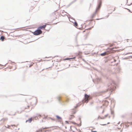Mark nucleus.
<instances>
[{
  "mask_svg": "<svg viewBox=\"0 0 132 132\" xmlns=\"http://www.w3.org/2000/svg\"><path fill=\"white\" fill-rule=\"evenodd\" d=\"M116 84L113 80H111V82L108 85L109 87L106 90L103 91V93H106L107 91L110 90L111 91L115 90L116 89Z\"/></svg>",
  "mask_w": 132,
  "mask_h": 132,
  "instance_id": "nucleus-1",
  "label": "nucleus"
},
{
  "mask_svg": "<svg viewBox=\"0 0 132 132\" xmlns=\"http://www.w3.org/2000/svg\"><path fill=\"white\" fill-rule=\"evenodd\" d=\"M113 49L114 48H111L110 49L109 51L108 50L107 51L105 52L104 53H101L100 55L102 56H104L106 54L111 53L112 52V51L113 50Z\"/></svg>",
  "mask_w": 132,
  "mask_h": 132,
  "instance_id": "nucleus-2",
  "label": "nucleus"
},
{
  "mask_svg": "<svg viewBox=\"0 0 132 132\" xmlns=\"http://www.w3.org/2000/svg\"><path fill=\"white\" fill-rule=\"evenodd\" d=\"M42 31L38 28L36 30L33 32V34L34 35L37 36L42 33Z\"/></svg>",
  "mask_w": 132,
  "mask_h": 132,
  "instance_id": "nucleus-3",
  "label": "nucleus"
},
{
  "mask_svg": "<svg viewBox=\"0 0 132 132\" xmlns=\"http://www.w3.org/2000/svg\"><path fill=\"white\" fill-rule=\"evenodd\" d=\"M89 96L88 95L86 94H85L84 100H82L83 102L87 103L89 100Z\"/></svg>",
  "mask_w": 132,
  "mask_h": 132,
  "instance_id": "nucleus-4",
  "label": "nucleus"
},
{
  "mask_svg": "<svg viewBox=\"0 0 132 132\" xmlns=\"http://www.w3.org/2000/svg\"><path fill=\"white\" fill-rule=\"evenodd\" d=\"M102 1H98V5L96 9V10L97 11V10H100L102 5Z\"/></svg>",
  "mask_w": 132,
  "mask_h": 132,
  "instance_id": "nucleus-5",
  "label": "nucleus"
},
{
  "mask_svg": "<svg viewBox=\"0 0 132 132\" xmlns=\"http://www.w3.org/2000/svg\"><path fill=\"white\" fill-rule=\"evenodd\" d=\"M46 27V25L45 24L41 26H40L38 28L40 30H41V29L45 28Z\"/></svg>",
  "mask_w": 132,
  "mask_h": 132,
  "instance_id": "nucleus-6",
  "label": "nucleus"
},
{
  "mask_svg": "<svg viewBox=\"0 0 132 132\" xmlns=\"http://www.w3.org/2000/svg\"><path fill=\"white\" fill-rule=\"evenodd\" d=\"M101 81V79L98 78H96L95 79V82H96L97 84H98Z\"/></svg>",
  "mask_w": 132,
  "mask_h": 132,
  "instance_id": "nucleus-7",
  "label": "nucleus"
},
{
  "mask_svg": "<svg viewBox=\"0 0 132 132\" xmlns=\"http://www.w3.org/2000/svg\"><path fill=\"white\" fill-rule=\"evenodd\" d=\"M32 121V118H29L28 120H26V122H28L29 123H31Z\"/></svg>",
  "mask_w": 132,
  "mask_h": 132,
  "instance_id": "nucleus-8",
  "label": "nucleus"
},
{
  "mask_svg": "<svg viewBox=\"0 0 132 132\" xmlns=\"http://www.w3.org/2000/svg\"><path fill=\"white\" fill-rule=\"evenodd\" d=\"M97 11L96 10H95V11L94 13L92 15L91 18L92 19L95 16V15Z\"/></svg>",
  "mask_w": 132,
  "mask_h": 132,
  "instance_id": "nucleus-9",
  "label": "nucleus"
},
{
  "mask_svg": "<svg viewBox=\"0 0 132 132\" xmlns=\"http://www.w3.org/2000/svg\"><path fill=\"white\" fill-rule=\"evenodd\" d=\"M57 98L58 100L60 101H62V97L61 96H58L57 97Z\"/></svg>",
  "mask_w": 132,
  "mask_h": 132,
  "instance_id": "nucleus-10",
  "label": "nucleus"
},
{
  "mask_svg": "<svg viewBox=\"0 0 132 132\" xmlns=\"http://www.w3.org/2000/svg\"><path fill=\"white\" fill-rule=\"evenodd\" d=\"M5 37L4 36H1L0 37L1 40L2 41H3L5 39Z\"/></svg>",
  "mask_w": 132,
  "mask_h": 132,
  "instance_id": "nucleus-11",
  "label": "nucleus"
},
{
  "mask_svg": "<svg viewBox=\"0 0 132 132\" xmlns=\"http://www.w3.org/2000/svg\"><path fill=\"white\" fill-rule=\"evenodd\" d=\"M56 118L58 120H61L62 119V118L58 115H56Z\"/></svg>",
  "mask_w": 132,
  "mask_h": 132,
  "instance_id": "nucleus-12",
  "label": "nucleus"
},
{
  "mask_svg": "<svg viewBox=\"0 0 132 132\" xmlns=\"http://www.w3.org/2000/svg\"><path fill=\"white\" fill-rule=\"evenodd\" d=\"M74 25L75 26H78V23L77 22H76L75 21V22H74Z\"/></svg>",
  "mask_w": 132,
  "mask_h": 132,
  "instance_id": "nucleus-13",
  "label": "nucleus"
},
{
  "mask_svg": "<svg viewBox=\"0 0 132 132\" xmlns=\"http://www.w3.org/2000/svg\"><path fill=\"white\" fill-rule=\"evenodd\" d=\"M82 53V52L81 51H79L78 53V55L80 56H81V54Z\"/></svg>",
  "mask_w": 132,
  "mask_h": 132,
  "instance_id": "nucleus-14",
  "label": "nucleus"
},
{
  "mask_svg": "<svg viewBox=\"0 0 132 132\" xmlns=\"http://www.w3.org/2000/svg\"><path fill=\"white\" fill-rule=\"evenodd\" d=\"M110 123L109 122H108V123H107V124H100V125H102V126H106V125L107 124H109Z\"/></svg>",
  "mask_w": 132,
  "mask_h": 132,
  "instance_id": "nucleus-15",
  "label": "nucleus"
},
{
  "mask_svg": "<svg viewBox=\"0 0 132 132\" xmlns=\"http://www.w3.org/2000/svg\"><path fill=\"white\" fill-rule=\"evenodd\" d=\"M71 59H72V58H66L64 59L65 60H71Z\"/></svg>",
  "mask_w": 132,
  "mask_h": 132,
  "instance_id": "nucleus-16",
  "label": "nucleus"
},
{
  "mask_svg": "<svg viewBox=\"0 0 132 132\" xmlns=\"http://www.w3.org/2000/svg\"><path fill=\"white\" fill-rule=\"evenodd\" d=\"M80 106V105H79L78 104H77L75 106V108L76 109L78 106Z\"/></svg>",
  "mask_w": 132,
  "mask_h": 132,
  "instance_id": "nucleus-17",
  "label": "nucleus"
},
{
  "mask_svg": "<svg viewBox=\"0 0 132 132\" xmlns=\"http://www.w3.org/2000/svg\"><path fill=\"white\" fill-rule=\"evenodd\" d=\"M65 13H67V14L69 16H68V19H69L70 18L71 16H70V15L68 13H67V12H65ZM71 19H72V17H71Z\"/></svg>",
  "mask_w": 132,
  "mask_h": 132,
  "instance_id": "nucleus-18",
  "label": "nucleus"
},
{
  "mask_svg": "<svg viewBox=\"0 0 132 132\" xmlns=\"http://www.w3.org/2000/svg\"><path fill=\"white\" fill-rule=\"evenodd\" d=\"M72 112L73 114H75L76 113V111H74V110H73L72 111Z\"/></svg>",
  "mask_w": 132,
  "mask_h": 132,
  "instance_id": "nucleus-19",
  "label": "nucleus"
},
{
  "mask_svg": "<svg viewBox=\"0 0 132 132\" xmlns=\"http://www.w3.org/2000/svg\"><path fill=\"white\" fill-rule=\"evenodd\" d=\"M113 61H111V63H112L113 62H115L116 61V60L115 59H113Z\"/></svg>",
  "mask_w": 132,
  "mask_h": 132,
  "instance_id": "nucleus-20",
  "label": "nucleus"
},
{
  "mask_svg": "<svg viewBox=\"0 0 132 132\" xmlns=\"http://www.w3.org/2000/svg\"><path fill=\"white\" fill-rule=\"evenodd\" d=\"M100 118L101 119H104L105 118V117H104V116L103 117H100Z\"/></svg>",
  "mask_w": 132,
  "mask_h": 132,
  "instance_id": "nucleus-21",
  "label": "nucleus"
},
{
  "mask_svg": "<svg viewBox=\"0 0 132 132\" xmlns=\"http://www.w3.org/2000/svg\"><path fill=\"white\" fill-rule=\"evenodd\" d=\"M51 128V127H44V128H42L43 129H46L48 128Z\"/></svg>",
  "mask_w": 132,
  "mask_h": 132,
  "instance_id": "nucleus-22",
  "label": "nucleus"
},
{
  "mask_svg": "<svg viewBox=\"0 0 132 132\" xmlns=\"http://www.w3.org/2000/svg\"><path fill=\"white\" fill-rule=\"evenodd\" d=\"M77 0H74L73 1L71 2V3H75Z\"/></svg>",
  "mask_w": 132,
  "mask_h": 132,
  "instance_id": "nucleus-23",
  "label": "nucleus"
},
{
  "mask_svg": "<svg viewBox=\"0 0 132 132\" xmlns=\"http://www.w3.org/2000/svg\"><path fill=\"white\" fill-rule=\"evenodd\" d=\"M77 125L78 126H80L81 125V122H80V123H79V125L78 124Z\"/></svg>",
  "mask_w": 132,
  "mask_h": 132,
  "instance_id": "nucleus-24",
  "label": "nucleus"
},
{
  "mask_svg": "<svg viewBox=\"0 0 132 132\" xmlns=\"http://www.w3.org/2000/svg\"><path fill=\"white\" fill-rule=\"evenodd\" d=\"M81 118L80 117H79V121H80V122H81Z\"/></svg>",
  "mask_w": 132,
  "mask_h": 132,
  "instance_id": "nucleus-25",
  "label": "nucleus"
},
{
  "mask_svg": "<svg viewBox=\"0 0 132 132\" xmlns=\"http://www.w3.org/2000/svg\"><path fill=\"white\" fill-rule=\"evenodd\" d=\"M108 114H107L104 117H105V118L106 117H107L108 116Z\"/></svg>",
  "mask_w": 132,
  "mask_h": 132,
  "instance_id": "nucleus-26",
  "label": "nucleus"
},
{
  "mask_svg": "<svg viewBox=\"0 0 132 132\" xmlns=\"http://www.w3.org/2000/svg\"><path fill=\"white\" fill-rule=\"evenodd\" d=\"M127 9L128 10V11H129V12H131V11H130V10L129 9Z\"/></svg>",
  "mask_w": 132,
  "mask_h": 132,
  "instance_id": "nucleus-27",
  "label": "nucleus"
},
{
  "mask_svg": "<svg viewBox=\"0 0 132 132\" xmlns=\"http://www.w3.org/2000/svg\"><path fill=\"white\" fill-rule=\"evenodd\" d=\"M73 123L74 124H77L76 122H73Z\"/></svg>",
  "mask_w": 132,
  "mask_h": 132,
  "instance_id": "nucleus-28",
  "label": "nucleus"
},
{
  "mask_svg": "<svg viewBox=\"0 0 132 132\" xmlns=\"http://www.w3.org/2000/svg\"><path fill=\"white\" fill-rule=\"evenodd\" d=\"M65 122L67 123H68V121H65Z\"/></svg>",
  "mask_w": 132,
  "mask_h": 132,
  "instance_id": "nucleus-29",
  "label": "nucleus"
},
{
  "mask_svg": "<svg viewBox=\"0 0 132 132\" xmlns=\"http://www.w3.org/2000/svg\"><path fill=\"white\" fill-rule=\"evenodd\" d=\"M82 60L84 62H86V61H85V60L84 59H82Z\"/></svg>",
  "mask_w": 132,
  "mask_h": 132,
  "instance_id": "nucleus-30",
  "label": "nucleus"
},
{
  "mask_svg": "<svg viewBox=\"0 0 132 132\" xmlns=\"http://www.w3.org/2000/svg\"><path fill=\"white\" fill-rule=\"evenodd\" d=\"M131 5H132V2L130 4L128 5L129 6H130Z\"/></svg>",
  "mask_w": 132,
  "mask_h": 132,
  "instance_id": "nucleus-31",
  "label": "nucleus"
},
{
  "mask_svg": "<svg viewBox=\"0 0 132 132\" xmlns=\"http://www.w3.org/2000/svg\"><path fill=\"white\" fill-rule=\"evenodd\" d=\"M72 117H70L69 118V119L70 120H71L72 119Z\"/></svg>",
  "mask_w": 132,
  "mask_h": 132,
  "instance_id": "nucleus-32",
  "label": "nucleus"
},
{
  "mask_svg": "<svg viewBox=\"0 0 132 132\" xmlns=\"http://www.w3.org/2000/svg\"><path fill=\"white\" fill-rule=\"evenodd\" d=\"M72 3H70L68 5V6H70V5H71Z\"/></svg>",
  "mask_w": 132,
  "mask_h": 132,
  "instance_id": "nucleus-33",
  "label": "nucleus"
},
{
  "mask_svg": "<svg viewBox=\"0 0 132 132\" xmlns=\"http://www.w3.org/2000/svg\"><path fill=\"white\" fill-rule=\"evenodd\" d=\"M91 132H97V131H92Z\"/></svg>",
  "mask_w": 132,
  "mask_h": 132,
  "instance_id": "nucleus-34",
  "label": "nucleus"
},
{
  "mask_svg": "<svg viewBox=\"0 0 132 132\" xmlns=\"http://www.w3.org/2000/svg\"><path fill=\"white\" fill-rule=\"evenodd\" d=\"M75 58H76L75 57H74L71 58H72V59H75Z\"/></svg>",
  "mask_w": 132,
  "mask_h": 132,
  "instance_id": "nucleus-35",
  "label": "nucleus"
},
{
  "mask_svg": "<svg viewBox=\"0 0 132 132\" xmlns=\"http://www.w3.org/2000/svg\"><path fill=\"white\" fill-rule=\"evenodd\" d=\"M115 64H116V65H117V64H118V63H117V64H114V65H114Z\"/></svg>",
  "mask_w": 132,
  "mask_h": 132,
  "instance_id": "nucleus-36",
  "label": "nucleus"
},
{
  "mask_svg": "<svg viewBox=\"0 0 132 132\" xmlns=\"http://www.w3.org/2000/svg\"><path fill=\"white\" fill-rule=\"evenodd\" d=\"M70 116H71L74 117V116L73 115H70Z\"/></svg>",
  "mask_w": 132,
  "mask_h": 132,
  "instance_id": "nucleus-37",
  "label": "nucleus"
},
{
  "mask_svg": "<svg viewBox=\"0 0 132 132\" xmlns=\"http://www.w3.org/2000/svg\"><path fill=\"white\" fill-rule=\"evenodd\" d=\"M91 27L90 28H88V29H89V30H90V29H91Z\"/></svg>",
  "mask_w": 132,
  "mask_h": 132,
  "instance_id": "nucleus-38",
  "label": "nucleus"
},
{
  "mask_svg": "<svg viewBox=\"0 0 132 132\" xmlns=\"http://www.w3.org/2000/svg\"><path fill=\"white\" fill-rule=\"evenodd\" d=\"M51 67H48V68H46V69H48V68H50Z\"/></svg>",
  "mask_w": 132,
  "mask_h": 132,
  "instance_id": "nucleus-39",
  "label": "nucleus"
},
{
  "mask_svg": "<svg viewBox=\"0 0 132 132\" xmlns=\"http://www.w3.org/2000/svg\"><path fill=\"white\" fill-rule=\"evenodd\" d=\"M46 131H49L50 130H47Z\"/></svg>",
  "mask_w": 132,
  "mask_h": 132,
  "instance_id": "nucleus-40",
  "label": "nucleus"
},
{
  "mask_svg": "<svg viewBox=\"0 0 132 132\" xmlns=\"http://www.w3.org/2000/svg\"><path fill=\"white\" fill-rule=\"evenodd\" d=\"M100 19H96V20H100Z\"/></svg>",
  "mask_w": 132,
  "mask_h": 132,
  "instance_id": "nucleus-41",
  "label": "nucleus"
},
{
  "mask_svg": "<svg viewBox=\"0 0 132 132\" xmlns=\"http://www.w3.org/2000/svg\"><path fill=\"white\" fill-rule=\"evenodd\" d=\"M38 131L37 130V131H36V132H38V131Z\"/></svg>",
  "mask_w": 132,
  "mask_h": 132,
  "instance_id": "nucleus-42",
  "label": "nucleus"
},
{
  "mask_svg": "<svg viewBox=\"0 0 132 132\" xmlns=\"http://www.w3.org/2000/svg\"><path fill=\"white\" fill-rule=\"evenodd\" d=\"M115 9V8H114V10H113V11H114Z\"/></svg>",
  "mask_w": 132,
  "mask_h": 132,
  "instance_id": "nucleus-43",
  "label": "nucleus"
},
{
  "mask_svg": "<svg viewBox=\"0 0 132 132\" xmlns=\"http://www.w3.org/2000/svg\"><path fill=\"white\" fill-rule=\"evenodd\" d=\"M77 38H76V42L77 41Z\"/></svg>",
  "mask_w": 132,
  "mask_h": 132,
  "instance_id": "nucleus-44",
  "label": "nucleus"
},
{
  "mask_svg": "<svg viewBox=\"0 0 132 132\" xmlns=\"http://www.w3.org/2000/svg\"><path fill=\"white\" fill-rule=\"evenodd\" d=\"M46 131H47L46 130H45L44 131V132H46Z\"/></svg>",
  "mask_w": 132,
  "mask_h": 132,
  "instance_id": "nucleus-45",
  "label": "nucleus"
},
{
  "mask_svg": "<svg viewBox=\"0 0 132 132\" xmlns=\"http://www.w3.org/2000/svg\"><path fill=\"white\" fill-rule=\"evenodd\" d=\"M111 113L112 114H113V112L112 111L111 112Z\"/></svg>",
  "mask_w": 132,
  "mask_h": 132,
  "instance_id": "nucleus-46",
  "label": "nucleus"
},
{
  "mask_svg": "<svg viewBox=\"0 0 132 132\" xmlns=\"http://www.w3.org/2000/svg\"><path fill=\"white\" fill-rule=\"evenodd\" d=\"M103 112H104V111H102V113H103Z\"/></svg>",
  "mask_w": 132,
  "mask_h": 132,
  "instance_id": "nucleus-47",
  "label": "nucleus"
},
{
  "mask_svg": "<svg viewBox=\"0 0 132 132\" xmlns=\"http://www.w3.org/2000/svg\"><path fill=\"white\" fill-rule=\"evenodd\" d=\"M100 117V116H99L98 118H98H99Z\"/></svg>",
  "mask_w": 132,
  "mask_h": 132,
  "instance_id": "nucleus-48",
  "label": "nucleus"
},
{
  "mask_svg": "<svg viewBox=\"0 0 132 132\" xmlns=\"http://www.w3.org/2000/svg\"><path fill=\"white\" fill-rule=\"evenodd\" d=\"M102 1L101 0H99V1Z\"/></svg>",
  "mask_w": 132,
  "mask_h": 132,
  "instance_id": "nucleus-49",
  "label": "nucleus"
},
{
  "mask_svg": "<svg viewBox=\"0 0 132 132\" xmlns=\"http://www.w3.org/2000/svg\"><path fill=\"white\" fill-rule=\"evenodd\" d=\"M15 115V114H13V115Z\"/></svg>",
  "mask_w": 132,
  "mask_h": 132,
  "instance_id": "nucleus-50",
  "label": "nucleus"
},
{
  "mask_svg": "<svg viewBox=\"0 0 132 132\" xmlns=\"http://www.w3.org/2000/svg\"><path fill=\"white\" fill-rule=\"evenodd\" d=\"M52 120H54V119H51Z\"/></svg>",
  "mask_w": 132,
  "mask_h": 132,
  "instance_id": "nucleus-51",
  "label": "nucleus"
},
{
  "mask_svg": "<svg viewBox=\"0 0 132 132\" xmlns=\"http://www.w3.org/2000/svg\"><path fill=\"white\" fill-rule=\"evenodd\" d=\"M120 122H119V123H118V124H120Z\"/></svg>",
  "mask_w": 132,
  "mask_h": 132,
  "instance_id": "nucleus-52",
  "label": "nucleus"
},
{
  "mask_svg": "<svg viewBox=\"0 0 132 132\" xmlns=\"http://www.w3.org/2000/svg\"><path fill=\"white\" fill-rule=\"evenodd\" d=\"M122 130H121L120 131H121V132H122Z\"/></svg>",
  "mask_w": 132,
  "mask_h": 132,
  "instance_id": "nucleus-53",
  "label": "nucleus"
},
{
  "mask_svg": "<svg viewBox=\"0 0 132 132\" xmlns=\"http://www.w3.org/2000/svg\"><path fill=\"white\" fill-rule=\"evenodd\" d=\"M72 132H75V131H73Z\"/></svg>",
  "mask_w": 132,
  "mask_h": 132,
  "instance_id": "nucleus-54",
  "label": "nucleus"
},
{
  "mask_svg": "<svg viewBox=\"0 0 132 132\" xmlns=\"http://www.w3.org/2000/svg\"><path fill=\"white\" fill-rule=\"evenodd\" d=\"M2 65L0 64V66Z\"/></svg>",
  "mask_w": 132,
  "mask_h": 132,
  "instance_id": "nucleus-55",
  "label": "nucleus"
},
{
  "mask_svg": "<svg viewBox=\"0 0 132 132\" xmlns=\"http://www.w3.org/2000/svg\"><path fill=\"white\" fill-rule=\"evenodd\" d=\"M28 108H29V106H28Z\"/></svg>",
  "mask_w": 132,
  "mask_h": 132,
  "instance_id": "nucleus-56",
  "label": "nucleus"
},
{
  "mask_svg": "<svg viewBox=\"0 0 132 132\" xmlns=\"http://www.w3.org/2000/svg\"><path fill=\"white\" fill-rule=\"evenodd\" d=\"M7 128H9V127H7Z\"/></svg>",
  "mask_w": 132,
  "mask_h": 132,
  "instance_id": "nucleus-57",
  "label": "nucleus"
},
{
  "mask_svg": "<svg viewBox=\"0 0 132 132\" xmlns=\"http://www.w3.org/2000/svg\"><path fill=\"white\" fill-rule=\"evenodd\" d=\"M110 116L109 117V118H110Z\"/></svg>",
  "mask_w": 132,
  "mask_h": 132,
  "instance_id": "nucleus-58",
  "label": "nucleus"
},
{
  "mask_svg": "<svg viewBox=\"0 0 132 132\" xmlns=\"http://www.w3.org/2000/svg\"><path fill=\"white\" fill-rule=\"evenodd\" d=\"M12 126H13V125H11Z\"/></svg>",
  "mask_w": 132,
  "mask_h": 132,
  "instance_id": "nucleus-59",
  "label": "nucleus"
},
{
  "mask_svg": "<svg viewBox=\"0 0 132 132\" xmlns=\"http://www.w3.org/2000/svg\"><path fill=\"white\" fill-rule=\"evenodd\" d=\"M7 64V63L6 64H5V65H6Z\"/></svg>",
  "mask_w": 132,
  "mask_h": 132,
  "instance_id": "nucleus-60",
  "label": "nucleus"
},
{
  "mask_svg": "<svg viewBox=\"0 0 132 132\" xmlns=\"http://www.w3.org/2000/svg\"><path fill=\"white\" fill-rule=\"evenodd\" d=\"M127 1H128V0H127Z\"/></svg>",
  "mask_w": 132,
  "mask_h": 132,
  "instance_id": "nucleus-61",
  "label": "nucleus"
}]
</instances>
